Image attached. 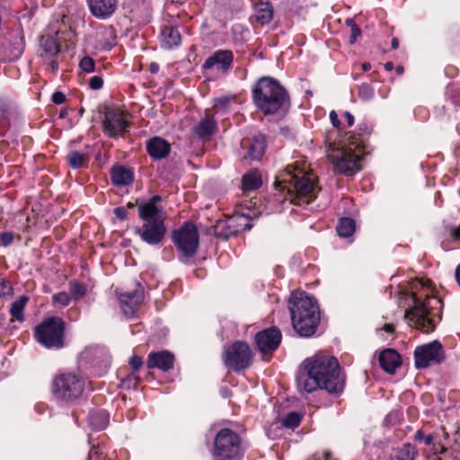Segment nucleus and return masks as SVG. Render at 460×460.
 I'll list each match as a JSON object with an SVG mask.
<instances>
[{
    "instance_id": "64",
    "label": "nucleus",
    "mask_w": 460,
    "mask_h": 460,
    "mask_svg": "<svg viewBox=\"0 0 460 460\" xmlns=\"http://www.w3.org/2000/svg\"><path fill=\"white\" fill-rule=\"evenodd\" d=\"M456 279L460 286V264L456 269Z\"/></svg>"
},
{
    "instance_id": "28",
    "label": "nucleus",
    "mask_w": 460,
    "mask_h": 460,
    "mask_svg": "<svg viewBox=\"0 0 460 460\" xmlns=\"http://www.w3.org/2000/svg\"><path fill=\"white\" fill-rule=\"evenodd\" d=\"M266 149V137L262 134L253 136L248 146V155L252 160H259Z\"/></svg>"
},
{
    "instance_id": "37",
    "label": "nucleus",
    "mask_w": 460,
    "mask_h": 460,
    "mask_svg": "<svg viewBox=\"0 0 460 460\" xmlns=\"http://www.w3.org/2000/svg\"><path fill=\"white\" fill-rule=\"evenodd\" d=\"M23 49L24 43L22 41V39L19 37L13 38L9 47L8 58L10 60L17 59L22 54Z\"/></svg>"
},
{
    "instance_id": "21",
    "label": "nucleus",
    "mask_w": 460,
    "mask_h": 460,
    "mask_svg": "<svg viewBox=\"0 0 460 460\" xmlns=\"http://www.w3.org/2000/svg\"><path fill=\"white\" fill-rule=\"evenodd\" d=\"M146 152L155 160L164 159L171 151V145L161 137H153L146 141Z\"/></svg>"
},
{
    "instance_id": "62",
    "label": "nucleus",
    "mask_w": 460,
    "mask_h": 460,
    "mask_svg": "<svg viewBox=\"0 0 460 460\" xmlns=\"http://www.w3.org/2000/svg\"><path fill=\"white\" fill-rule=\"evenodd\" d=\"M426 435H424V433L419 429L416 431V433L414 434V439L415 440H423L424 438H425Z\"/></svg>"
},
{
    "instance_id": "51",
    "label": "nucleus",
    "mask_w": 460,
    "mask_h": 460,
    "mask_svg": "<svg viewBox=\"0 0 460 460\" xmlns=\"http://www.w3.org/2000/svg\"><path fill=\"white\" fill-rule=\"evenodd\" d=\"M447 448L442 445L439 441H435V443L433 444L432 447H431V451L433 452V454L435 455H438V454H444L445 452H447Z\"/></svg>"
},
{
    "instance_id": "48",
    "label": "nucleus",
    "mask_w": 460,
    "mask_h": 460,
    "mask_svg": "<svg viewBox=\"0 0 460 460\" xmlns=\"http://www.w3.org/2000/svg\"><path fill=\"white\" fill-rule=\"evenodd\" d=\"M310 460H335L332 456V453L329 450H325L323 453H315L312 456Z\"/></svg>"
},
{
    "instance_id": "44",
    "label": "nucleus",
    "mask_w": 460,
    "mask_h": 460,
    "mask_svg": "<svg viewBox=\"0 0 460 460\" xmlns=\"http://www.w3.org/2000/svg\"><path fill=\"white\" fill-rule=\"evenodd\" d=\"M13 293V288L8 280L0 279V297L10 296Z\"/></svg>"
},
{
    "instance_id": "63",
    "label": "nucleus",
    "mask_w": 460,
    "mask_h": 460,
    "mask_svg": "<svg viewBox=\"0 0 460 460\" xmlns=\"http://www.w3.org/2000/svg\"><path fill=\"white\" fill-rule=\"evenodd\" d=\"M159 71V66L156 63H151L150 65V72L155 74Z\"/></svg>"
},
{
    "instance_id": "24",
    "label": "nucleus",
    "mask_w": 460,
    "mask_h": 460,
    "mask_svg": "<svg viewBox=\"0 0 460 460\" xmlns=\"http://www.w3.org/2000/svg\"><path fill=\"white\" fill-rule=\"evenodd\" d=\"M162 200L159 195H154L146 202H144L138 207V217L140 219H147L155 216H164L163 208L157 206V203Z\"/></svg>"
},
{
    "instance_id": "1",
    "label": "nucleus",
    "mask_w": 460,
    "mask_h": 460,
    "mask_svg": "<svg viewBox=\"0 0 460 460\" xmlns=\"http://www.w3.org/2000/svg\"><path fill=\"white\" fill-rule=\"evenodd\" d=\"M297 385L307 394L323 389L331 394L339 395L344 390L345 376L336 358L317 354L304 361V370L297 377Z\"/></svg>"
},
{
    "instance_id": "20",
    "label": "nucleus",
    "mask_w": 460,
    "mask_h": 460,
    "mask_svg": "<svg viewBox=\"0 0 460 460\" xmlns=\"http://www.w3.org/2000/svg\"><path fill=\"white\" fill-rule=\"evenodd\" d=\"M120 307L127 317H132L135 314L136 307L143 301V291L136 289L130 292H121L119 294Z\"/></svg>"
},
{
    "instance_id": "49",
    "label": "nucleus",
    "mask_w": 460,
    "mask_h": 460,
    "mask_svg": "<svg viewBox=\"0 0 460 460\" xmlns=\"http://www.w3.org/2000/svg\"><path fill=\"white\" fill-rule=\"evenodd\" d=\"M129 365L133 370H138L143 365V359L139 356H132L129 360Z\"/></svg>"
},
{
    "instance_id": "25",
    "label": "nucleus",
    "mask_w": 460,
    "mask_h": 460,
    "mask_svg": "<svg viewBox=\"0 0 460 460\" xmlns=\"http://www.w3.org/2000/svg\"><path fill=\"white\" fill-rule=\"evenodd\" d=\"M250 221L251 217L249 215H245L243 212L234 215L226 222L229 234H226L225 237L227 238L229 234H236L241 231L250 230L252 227Z\"/></svg>"
},
{
    "instance_id": "4",
    "label": "nucleus",
    "mask_w": 460,
    "mask_h": 460,
    "mask_svg": "<svg viewBox=\"0 0 460 460\" xmlns=\"http://www.w3.org/2000/svg\"><path fill=\"white\" fill-rule=\"evenodd\" d=\"M278 183L288 190L290 203L296 206L310 204L319 191L314 179L294 164L288 165L279 173Z\"/></svg>"
},
{
    "instance_id": "59",
    "label": "nucleus",
    "mask_w": 460,
    "mask_h": 460,
    "mask_svg": "<svg viewBox=\"0 0 460 460\" xmlns=\"http://www.w3.org/2000/svg\"><path fill=\"white\" fill-rule=\"evenodd\" d=\"M5 108H0V126H5Z\"/></svg>"
},
{
    "instance_id": "6",
    "label": "nucleus",
    "mask_w": 460,
    "mask_h": 460,
    "mask_svg": "<svg viewBox=\"0 0 460 460\" xmlns=\"http://www.w3.org/2000/svg\"><path fill=\"white\" fill-rule=\"evenodd\" d=\"M411 299L413 305L405 311V318L409 319L411 324L423 332H430L435 329L434 321L429 317L430 314V300L437 303L439 301L435 297H430L428 294L417 295L412 293Z\"/></svg>"
},
{
    "instance_id": "19",
    "label": "nucleus",
    "mask_w": 460,
    "mask_h": 460,
    "mask_svg": "<svg viewBox=\"0 0 460 460\" xmlns=\"http://www.w3.org/2000/svg\"><path fill=\"white\" fill-rule=\"evenodd\" d=\"M174 356L168 350L151 352L147 357L146 365L148 368H158L162 371H169L173 368Z\"/></svg>"
},
{
    "instance_id": "23",
    "label": "nucleus",
    "mask_w": 460,
    "mask_h": 460,
    "mask_svg": "<svg viewBox=\"0 0 460 460\" xmlns=\"http://www.w3.org/2000/svg\"><path fill=\"white\" fill-rule=\"evenodd\" d=\"M380 367L387 373L393 374L401 366V356L393 349L383 350L378 358Z\"/></svg>"
},
{
    "instance_id": "42",
    "label": "nucleus",
    "mask_w": 460,
    "mask_h": 460,
    "mask_svg": "<svg viewBox=\"0 0 460 460\" xmlns=\"http://www.w3.org/2000/svg\"><path fill=\"white\" fill-rule=\"evenodd\" d=\"M375 91L368 84H362L358 87V97L363 101H369L374 97Z\"/></svg>"
},
{
    "instance_id": "41",
    "label": "nucleus",
    "mask_w": 460,
    "mask_h": 460,
    "mask_svg": "<svg viewBox=\"0 0 460 460\" xmlns=\"http://www.w3.org/2000/svg\"><path fill=\"white\" fill-rule=\"evenodd\" d=\"M70 296L66 292H59L52 296V302L55 306H67L70 303Z\"/></svg>"
},
{
    "instance_id": "15",
    "label": "nucleus",
    "mask_w": 460,
    "mask_h": 460,
    "mask_svg": "<svg viewBox=\"0 0 460 460\" xmlns=\"http://www.w3.org/2000/svg\"><path fill=\"white\" fill-rule=\"evenodd\" d=\"M281 340V332L275 326L260 331L254 336L255 344L263 356L275 351L280 345Z\"/></svg>"
},
{
    "instance_id": "55",
    "label": "nucleus",
    "mask_w": 460,
    "mask_h": 460,
    "mask_svg": "<svg viewBox=\"0 0 460 460\" xmlns=\"http://www.w3.org/2000/svg\"><path fill=\"white\" fill-rule=\"evenodd\" d=\"M438 439V435L435 433L426 435L424 438V442L427 446H430L432 447L435 441Z\"/></svg>"
},
{
    "instance_id": "60",
    "label": "nucleus",
    "mask_w": 460,
    "mask_h": 460,
    "mask_svg": "<svg viewBox=\"0 0 460 460\" xmlns=\"http://www.w3.org/2000/svg\"><path fill=\"white\" fill-rule=\"evenodd\" d=\"M49 66L50 67L53 73H56L58 69V63L55 59H51L49 63Z\"/></svg>"
},
{
    "instance_id": "9",
    "label": "nucleus",
    "mask_w": 460,
    "mask_h": 460,
    "mask_svg": "<svg viewBox=\"0 0 460 460\" xmlns=\"http://www.w3.org/2000/svg\"><path fill=\"white\" fill-rule=\"evenodd\" d=\"M240 438L229 429H221L214 441V456L217 460L235 459L240 455Z\"/></svg>"
},
{
    "instance_id": "53",
    "label": "nucleus",
    "mask_w": 460,
    "mask_h": 460,
    "mask_svg": "<svg viewBox=\"0 0 460 460\" xmlns=\"http://www.w3.org/2000/svg\"><path fill=\"white\" fill-rule=\"evenodd\" d=\"M114 214L120 220H125L128 217V210L124 207H118L114 209Z\"/></svg>"
},
{
    "instance_id": "10",
    "label": "nucleus",
    "mask_w": 460,
    "mask_h": 460,
    "mask_svg": "<svg viewBox=\"0 0 460 460\" xmlns=\"http://www.w3.org/2000/svg\"><path fill=\"white\" fill-rule=\"evenodd\" d=\"M222 360L226 367L239 372L251 366L252 353L247 343L238 341L226 349Z\"/></svg>"
},
{
    "instance_id": "52",
    "label": "nucleus",
    "mask_w": 460,
    "mask_h": 460,
    "mask_svg": "<svg viewBox=\"0 0 460 460\" xmlns=\"http://www.w3.org/2000/svg\"><path fill=\"white\" fill-rule=\"evenodd\" d=\"M51 99L55 104H62L66 101V95L61 92H55Z\"/></svg>"
},
{
    "instance_id": "26",
    "label": "nucleus",
    "mask_w": 460,
    "mask_h": 460,
    "mask_svg": "<svg viewBox=\"0 0 460 460\" xmlns=\"http://www.w3.org/2000/svg\"><path fill=\"white\" fill-rule=\"evenodd\" d=\"M111 179L115 186H128L133 182L134 173L123 165H115L111 170Z\"/></svg>"
},
{
    "instance_id": "35",
    "label": "nucleus",
    "mask_w": 460,
    "mask_h": 460,
    "mask_svg": "<svg viewBox=\"0 0 460 460\" xmlns=\"http://www.w3.org/2000/svg\"><path fill=\"white\" fill-rule=\"evenodd\" d=\"M29 301V297L27 296H21L17 300H15L10 308V314L13 319H15L19 322L23 321V310Z\"/></svg>"
},
{
    "instance_id": "38",
    "label": "nucleus",
    "mask_w": 460,
    "mask_h": 460,
    "mask_svg": "<svg viewBox=\"0 0 460 460\" xmlns=\"http://www.w3.org/2000/svg\"><path fill=\"white\" fill-rule=\"evenodd\" d=\"M416 454L415 447L410 443H406L401 448L397 449L395 458L396 460H414Z\"/></svg>"
},
{
    "instance_id": "18",
    "label": "nucleus",
    "mask_w": 460,
    "mask_h": 460,
    "mask_svg": "<svg viewBox=\"0 0 460 460\" xmlns=\"http://www.w3.org/2000/svg\"><path fill=\"white\" fill-rule=\"evenodd\" d=\"M233 60L234 55L231 50H217L205 60L202 67L204 69L217 67L218 70L227 72L231 67Z\"/></svg>"
},
{
    "instance_id": "16",
    "label": "nucleus",
    "mask_w": 460,
    "mask_h": 460,
    "mask_svg": "<svg viewBox=\"0 0 460 460\" xmlns=\"http://www.w3.org/2000/svg\"><path fill=\"white\" fill-rule=\"evenodd\" d=\"M103 132L110 137H116L127 132L129 123L119 110L107 109L102 121Z\"/></svg>"
},
{
    "instance_id": "17",
    "label": "nucleus",
    "mask_w": 460,
    "mask_h": 460,
    "mask_svg": "<svg viewBox=\"0 0 460 460\" xmlns=\"http://www.w3.org/2000/svg\"><path fill=\"white\" fill-rule=\"evenodd\" d=\"M93 16L100 20L110 18L117 10L119 0H86Z\"/></svg>"
},
{
    "instance_id": "54",
    "label": "nucleus",
    "mask_w": 460,
    "mask_h": 460,
    "mask_svg": "<svg viewBox=\"0 0 460 460\" xmlns=\"http://www.w3.org/2000/svg\"><path fill=\"white\" fill-rule=\"evenodd\" d=\"M101 453L98 448L93 447L88 454V460H94L95 458H99L98 460H105V457L101 458Z\"/></svg>"
},
{
    "instance_id": "39",
    "label": "nucleus",
    "mask_w": 460,
    "mask_h": 460,
    "mask_svg": "<svg viewBox=\"0 0 460 460\" xmlns=\"http://www.w3.org/2000/svg\"><path fill=\"white\" fill-rule=\"evenodd\" d=\"M301 422V416L299 413L296 411L289 412L285 418L282 420V425L286 428H296L299 426Z\"/></svg>"
},
{
    "instance_id": "50",
    "label": "nucleus",
    "mask_w": 460,
    "mask_h": 460,
    "mask_svg": "<svg viewBox=\"0 0 460 460\" xmlns=\"http://www.w3.org/2000/svg\"><path fill=\"white\" fill-rule=\"evenodd\" d=\"M360 35H361L360 28L358 25L352 27V29H350L349 43L354 44L356 42L358 37H359Z\"/></svg>"
},
{
    "instance_id": "13",
    "label": "nucleus",
    "mask_w": 460,
    "mask_h": 460,
    "mask_svg": "<svg viewBox=\"0 0 460 460\" xmlns=\"http://www.w3.org/2000/svg\"><path fill=\"white\" fill-rule=\"evenodd\" d=\"M80 363L93 368L95 375L102 376L110 367L108 350L102 346H88L80 354Z\"/></svg>"
},
{
    "instance_id": "14",
    "label": "nucleus",
    "mask_w": 460,
    "mask_h": 460,
    "mask_svg": "<svg viewBox=\"0 0 460 460\" xmlns=\"http://www.w3.org/2000/svg\"><path fill=\"white\" fill-rule=\"evenodd\" d=\"M346 145L348 148L341 150L336 157L335 167L340 173L353 175L360 170V154L364 150L355 149L349 142Z\"/></svg>"
},
{
    "instance_id": "34",
    "label": "nucleus",
    "mask_w": 460,
    "mask_h": 460,
    "mask_svg": "<svg viewBox=\"0 0 460 460\" xmlns=\"http://www.w3.org/2000/svg\"><path fill=\"white\" fill-rule=\"evenodd\" d=\"M336 229L341 237H349L355 232V221L349 217H342L339 220Z\"/></svg>"
},
{
    "instance_id": "29",
    "label": "nucleus",
    "mask_w": 460,
    "mask_h": 460,
    "mask_svg": "<svg viewBox=\"0 0 460 460\" xmlns=\"http://www.w3.org/2000/svg\"><path fill=\"white\" fill-rule=\"evenodd\" d=\"M162 45L166 49L177 47L181 43V34L176 28L165 26L162 30Z\"/></svg>"
},
{
    "instance_id": "11",
    "label": "nucleus",
    "mask_w": 460,
    "mask_h": 460,
    "mask_svg": "<svg viewBox=\"0 0 460 460\" xmlns=\"http://www.w3.org/2000/svg\"><path fill=\"white\" fill-rule=\"evenodd\" d=\"M141 220L144 223L141 226L135 227V234L149 245H159L164 239L167 231L164 216H155Z\"/></svg>"
},
{
    "instance_id": "43",
    "label": "nucleus",
    "mask_w": 460,
    "mask_h": 460,
    "mask_svg": "<svg viewBox=\"0 0 460 460\" xmlns=\"http://www.w3.org/2000/svg\"><path fill=\"white\" fill-rule=\"evenodd\" d=\"M79 66L83 71L86 73H92L95 69V62L93 58H92L89 56H86L80 60Z\"/></svg>"
},
{
    "instance_id": "57",
    "label": "nucleus",
    "mask_w": 460,
    "mask_h": 460,
    "mask_svg": "<svg viewBox=\"0 0 460 460\" xmlns=\"http://www.w3.org/2000/svg\"><path fill=\"white\" fill-rule=\"evenodd\" d=\"M450 236L454 241L460 243V228L456 226L451 227Z\"/></svg>"
},
{
    "instance_id": "5",
    "label": "nucleus",
    "mask_w": 460,
    "mask_h": 460,
    "mask_svg": "<svg viewBox=\"0 0 460 460\" xmlns=\"http://www.w3.org/2000/svg\"><path fill=\"white\" fill-rule=\"evenodd\" d=\"M85 384V379L77 374L61 373L52 380L51 394L58 402L72 404L82 397Z\"/></svg>"
},
{
    "instance_id": "47",
    "label": "nucleus",
    "mask_w": 460,
    "mask_h": 460,
    "mask_svg": "<svg viewBox=\"0 0 460 460\" xmlns=\"http://www.w3.org/2000/svg\"><path fill=\"white\" fill-rule=\"evenodd\" d=\"M103 85V80L99 75L93 76L89 81V86L93 90H99Z\"/></svg>"
},
{
    "instance_id": "46",
    "label": "nucleus",
    "mask_w": 460,
    "mask_h": 460,
    "mask_svg": "<svg viewBox=\"0 0 460 460\" xmlns=\"http://www.w3.org/2000/svg\"><path fill=\"white\" fill-rule=\"evenodd\" d=\"M231 102L230 97H221L215 100L214 107L215 109L225 110L228 107Z\"/></svg>"
},
{
    "instance_id": "30",
    "label": "nucleus",
    "mask_w": 460,
    "mask_h": 460,
    "mask_svg": "<svg viewBox=\"0 0 460 460\" xmlns=\"http://www.w3.org/2000/svg\"><path fill=\"white\" fill-rule=\"evenodd\" d=\"M273 17V8L269 3H261L255 7V21L261 26L270 22Z\"/></svg>"
},
{
    "instance_id": "32",
    "label": "nucleus",
    "mask_w": 460,
    "mask_h": 460,
    "mask_svg": "<svg viewBox=\"0 0 460 460\" xmlns=\"http://www.w3.org/2000/svg\"><path fill=\"white\" fill-rule=\"evenodd\" d=\"M89 423L95 429H103L109 423V414L104 410L93 411L89 414Z\"/></svg>"
},
{
    "instance_id": "3",
    "label": "nucleus",
    "mask_w": 460,
    "mask_h": 460,
    "mask_svg": "<svg viewBox=\"0 0 460 460\" xmlns=\"http://www.w3.org/2000/svg\"><path fill=\"white\" fill-rule=\"evenodd\" d=\"M288 308L296 332L300 337H312L320 323V309L315 299L305 291H295L289 296Z\"/></svg>"
},
{
    "instance_id": "36",
    "label": "nucleus",
    "mask_w": 460,
    "mask_h": 460,
    "mask_svg": "<svg viewBox=\"0 0 460 460\" xmlns=\"http://www.w3.org/2000/svg\"><path fill=\"white\" fill-rule=\"evenodd\" d=\"M40 45L43 51L51 58L57 56L60 51L59 44L50 36H43L40 40Z\"/></svg>"
},
{
    "instance_id": "12",
    "label": "nucleus",
    "mask_w": 460,
    "mask_h": 460,
    "mask_svg": "<svg viewBox=\"0 0 460 460\" xmlns=\"http://www.w3.org/2000/svg\"><path fill=\"white\" fill-rule=\"evenodd\" d=\"M445 358L444 348L438 341L418 346L414 350V363L418 369L438 365L444 361Z\"/></svg>"
},
{
    "instance_id": "8",
    "label": "nucleus",
    "mask_w": 460,
    "mask_h": 460,
    "mask_svg": "<svg viewBox=\"0 0 460 460\" xmlns=\"http://www.w3.org/2000/svg\"><path fill=\"white\" fill-rule=\"evenodd\" d=\"M172 240L186 259L196 254L199 244L197 227L189 221L185 222L179 229L172 231Z\"/></svg>"
},
{
    "instance_id": "31",
    "label": "nucleus",
    "mask_w": 460,
    "mask_h": 460,
    "mask_svg": "<svg viewBox=\"0 0 460 460\" xmlns=\"http://www.w3.org/2000/svg\"><path fill=\"white\" fill-rule=\"evenodd\" d=\"M243 191L255 190L262 185L261 173L257 170L246 172L242 179Z\"/></svg>"
},
{
    "instance_id": "7",
    "label": "nucleus",
    "mask_w": 460,
    "mask_h": 460,
    "mask_svg": "<svg viewBox=\"0 0 460 460\" xmlns=\"http://www.w3.org/2000/svg\"><path fill=\"white\" fill-rule=\"evenodd\" d=\"M34 335L37 341L44 347L61 349L65 344V322L59 317H49L36 326Z\"/></svg>"
},
{
    "instance_id": "33",
    "label": "nucleus",
    "mask_w": 460,
    "mask_h": 460,
    "mask_svg": "<svg viewBox=\"0 0 460 460\" xmlns=\"http://www.w3.org/2000/svg\"><path fill=\"white\" fill-rule=\"evenodd\" d=\"M66 161L73 169L84 168L88 165L89 155L78 151H70L66 155Z\"/></svg>"
},
{
    "instance_id": "27",
    "label": "nucleus",
    "mask_w": 460,
    "mask_h": 460,
    "mask_svg": "<svg viewBox=\"0 0 460 460\" xmlns=\"http://www.w3.org/2000/svg\"><path fill=\"white\" fill-rule=\"evenodd\" d=\"M357 130V133H352L348 137L347 142L353 146L355 149L364 150L367 138L372 132V128L366 123H361L358 124Z\"/></svg>"
},
{
    "instance_id": "61",
    "label": "nucleus",
    "mask_w": 460,
    "mask_h": 460,
    "mask_svg": "<svg viewBox=\"0 0 460 460\" xmlns=\"http://www.w3.org/2000/svg\"><path fill=\"white\" fill-rule=\"evenodd\" d=\"M384 331L388 333H393L394 332V325L392 323H385L383 327Z\"/></svg>"
},
{
    "instance_id": "56",
    "label": "nucleus",
    "mask_w": 460,
    "mask_h": 460,
    "mask_svg": "<svg viewBox=\"0 0 460 460\" xmlns=\"http://www.w3.org/2000/svg\"><path fill=\"white\" fill-rule=\"evenodd\" d=\"M330 119L332 121V124L334 128H340L341 126V121L338 118V114L336 113L335 111H332L330 112Z\"/></svg>"
},
{
    "instance_id": "22",
    "label": "nucleus",
    "mask_w": 460,
    "mask_h": 460,
    "mask_svg": "<svg viewBox=\"0 0 460 460\" xmlns=\"http://www.w3.org/2000/svg\"><path fill=\"white\" fill-rule=\"evenodd\" d=\"M217 128V123L214 116L206 113L199 122L193 127L192 131L199 139H207L215 134Z\"/></svg>"
},
{
    "instance_id": "58",
    "label": "nucleus",
    "mask_w": 460,
    "mask_h": 460,
    "mask_svg": "<svg viewBox=\"0 0 460 460\" xmlns=\"http://www.w3.org/2000/svg\"><path fill=\"white\" fill-rule=\"evenodd\" d=\"M344 117L347 120V124L349 127H351L354 124V117L349 111L344 112Z\"/></svg>"
},
{
    "instance_id": "2",
    "label": "nucleus",
    "mask_w": 460,
    "mask_h": 460,
    "mask_svg": "<svg viewBox=\"0 0 460 460\" xmlns=\"http://www.w3.org/2000/svg\"><path fill=\"white\" fill-rule=\"evenodd\" d=\"M252 92L255 107L264 115L286 114L290 108L288 91L273 77H261Z\"/></svg>"
},
{
    "instance_id": "45",
    "label": "nucleus",
    "mask_w": 460,
    "mask_h": 460,
    "mask_svg": "<svg viewBox=\"0 0 460 460\" xmlns=\"http://www.w3.org/2000/svg\"><path fill=\"white\" fill-rule=\"evenodd\" d=\"M0 241L3 246H9L13 242V234L12 232L0 233Z\"/></svg>"
},
{
    "instance_id": "40",
    "label": "nucleus",
    "mask_w": 460,
    "mask_h": 460,
    "mask_svg": "<svg viewBox=\"0 0 460 460\" xmlns=\"http://www.w3.org/2000/svg\"><path fill=\"white\" fill-rule=\"evenodd\" d=\"M69 290L75 300L82 298L86 294L85 285L78 282L70 283Z\"/></svg>"
}]
</instances>
